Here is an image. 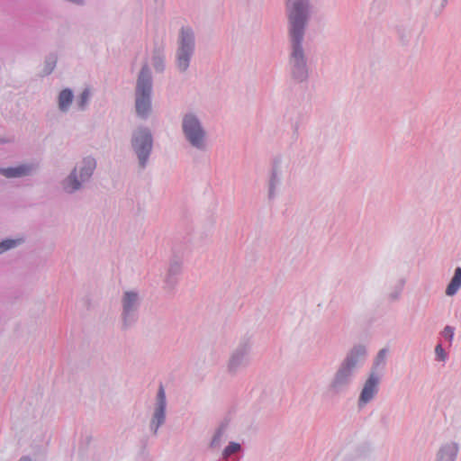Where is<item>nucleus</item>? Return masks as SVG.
<instances>
[{"label":"nucleus","instance_id":"obj_21","mask_svg":"<svg viewBox=\"0 0 461 461\" xmlns=\"http://www.w3.org/2000/svg\"><path fill=\"white\" fill-rule=\"evenodd\" d=\"M387 348H382L375 356L370 373L381 374L386 365Z\"/></svg>","mask_w":461,"mask_h":461},{"label":"nucleus","instance_id":"obj_4","mask_svg":"<svg viewBox=\"0 0 461 461\" xmlns=\"http://www.w3.org/2000/svg\"><path fill=\"white\" fill-rule=\"evenodd\" d=\"M96 161L92 157H86L77 163L69 174L60 181V187L64 194L73 195L82 192L90 182Z\"/></svg>","mask_w":461,"mask_h":461},{"label":"nucleus","instance_id":"obj_8","mask_svg":"<svg viewBox=\"0 0 461 461\" xmlns=\"http://www.w3.org/2000/svg\"><path fill=\"white\" fill-rule=\"evenodd\" d=\"M141 304V297L135 290H127L122 293L121 298L122 329L126 330L136 324Z\"/></svg>","mask_w":461,"mask_h":461},{"label":"nucleus","instance_id":"obj_11","mask_svg":"<svg viewBox=\"0 0 461 461\" xmlns=\"http://www.w3.org/2000/svg\"><path fill=\"white\" fill-rule=\"evenodd\" d=\"M382 379V374L369 373L368 377L364 383L357 400L358 407L362 408L369 403L378 393L379 384Z\"/></svg>","mask_w":461,"mask_h":461},{"label":"nucleus","instance_id":"obj_10","mask_svg":"<svg viewBox=\"0 0 461 461\" xmlns=\"http://www.w3.org/2000/svg\"><path fill=\"white\" fill-rule=\"evenodd\" d=\"M167 396L162 384H159L155 399L153 412L149 428L153 436H157L158 429L166 423L167 420Z\"/></svg>","mask_w":461,"mask_h":461},{"label":"nucleus","instance_id":"obj_1","mask_svg":"<svg viewBox=\"0 0 461 461\" xmlns=\"http://www.w3.org/2000/svg\"><path fill=\"white\" fill-rule=\"evenodd\" d=\"M313 13L311 0H285L288 67L292 79L297 83L307 81L310 75L305 34Z\"/></svg>","mask_w":461,"mask_h":461},{"label":"nucleus","instance_id":"obj_27","mask_svg":"<svg viewBox=\"0 0 461 461\" xmlns=\"http://www.w3.org/2000/svg\"><path fill=\"white\" fill-rule=\"evenodd\" d=\"M435 356H436V360L437 361H439V362H445L447 358V353L446 352V350L443 348L442 345L441 344H438L436 347H435Z\"/></svg>","mask_w":461,"mask_h":461},{"label":"nucleus","instance_id":"obj_12","mask_svg":"<svg viewBox=\"0 0 461 461\" xmlns=\"http://www.w3.org/2000/svg\"><path fill=\"white\" fill-rule=\"evenodd\" d=\"M282 159L280 158H276L273 160L268 184H267V198L269 201H273L276 196V189L281 185L282 182Z\"/></svg>","mask_w":461,"mask_h":461},{"label":"nucleus","instance_id":"obj_18","mask_svg":"<svg viewBox=\"0 0 461 461\" xmlns=\"http://www.w3.org/2000/svg\"><path fill=\"white\" fill-rule=\"evenodd\" d=\"M152 66L157 73H163L166 65H165V54H164V46L155 44L152 50L151 57Z\"/></svg>","mask_w":461,"mask_h":461},{"label":"nucleus","instance_id":"obj_29","mask_svg":"<svg viewBox=\"0 0 461 461\" xmlns=\"http://www.w3.org/2000/svg\"><path fill=\"white\" fill-rule=\"evenodd\" d=\"M19 461H32V458L28 456H22Z\"/></svg>","mask_w":461,"mask_h":461},{"label":"nucleus","instance_id":"obj_6","mask_svg":"<svg viewBox=\"0 0 461 461\" xmlns=\"http://www.w3.org/2000/svg\"><path fill=\"white\" fill-rule=\"evenodd\" d=\"M181 131L185 140L194 149L205 151L207 149V131L194 112H186L181 118Z\"/></svg>","mask_w":461,"mask_h":461},{"label":"nucleus","instance_id":"obj_16","mask_svg":"<svg viewBox=\"0 0 461 461\" xmlns=\"http://www.w3.org/2000/svg\"><path fill=\"white\" fill-rule=\"evenodd\" d=\"M243 451L241 444L236 441H230L221 451L219 461H240Z\"/></svg>","mask_w":461,"mask_h":461},{"label":"nucleus","instance_id":"obj_24","mask_svg":"<svg viewBox=\"0 0 461 461\" xmlns=\"http://www.w3.org/2000/svg\"><path fill=\"white\" fill-rule=\"evenodd\" d=\"M23 243V238L5 239L2 241H0V255L4 254L8 250L15 249Z\"/></svg>","mask_w":461,"mask_h":461},{"label":"nucleus","instance_id":"obj_15","mask_svg":"<svg viewBox=\"0 0 461 461\" xmlns=\"http://www.w3.org/2000/svg\"><path fill=\"white\" fill-rule=\"evenodd\" d=\"M182 270V262L174 258L169 264L167 273L165 277V289L173 290L177 284V277Z\"/></svg>","mask_w":461,"mask_h":461},{"label":"nucleus","instance_id":"obj_19","mask_svg":"<svg viewBox=\"0 0 461 461\" xmlns=\"http://www.w3.org/2000/svg\"><path fill=\"white\" fill-rule=\"evenodd\" d=\"M74 99L73 91L70 88L61 90L58 96V106L60 112L67 113Z\"/></svg>","mask_w":461,"mask_h":461},{"label":"nucleus","instance_id":"obj_26","mask_svg":"<svg viewBox=\"0 0 461 461\" xmlns=\"http://www.w3.org/2000/svg\"><path fill=\"white\" fill-rule=\"evenodd\" d=\"M397 33L402 45H408L413 35L412 30L406 26L398 27Z\"/></svg>","mask_w":461,"mask_h":461},{"label":"nucleus","instance_id":"obj_5","mask_svg":"<svg viewBox=\"0 0 461 461\" xmlns=\"http://www.w3.org/2000/svg\"><path fill=\"white\" fill-rule=\"evenodd\" d=\"M130 146L137 158L139 169L144 170L149 163L154 146V138L151 130L145 125L137 126L131 131Z\"/></svg>","mask_w":461,"mask_h":461},{"label":"nucleus","instance_id":"obj_13","mask_svg":"<svg viewBox=\"0 0 461 461\" xmlns=\"http://www.w3.org/2000/svg\"><path fill=\"white\" fill-rule=\"evenodd\" d=\"M36 170L37 166L32 163H26L17 167H0V175L6 178H19L32 176Z\"/></svg>","mask_w":461,"mask_h":461},{"label":"nucleus","instance_id":"obj_22","mask_svg":"<svg viewBox=\"0 0 461 461\" xmlns=\"http://www.w3.org/2000/svg\"><path fill=\"white\" fill-rule=\"evenodd\" d=\"M406 284V279L401 277L391 286L390 292L388 293L387 299L390 302H396L400 299L401 294Z\"/></svg>","mask_w":461,"mask_h":461},{"label":"nucleus","instance_id":"obj_23","mask_svg":"<svg viewBox=\"0 0 461 461\" xmlns=\"http://www.w3.org/2000/svg\"><path fill=\"white\" fill-rule=\"evenodd\" d=\"M58 57L55 53L51 52L45 57L44 67L41 72V77L50 75L56 68Z\"/></svg>","mask_w":461,"mask_h":461},{"label":"nucleus","instance_id":"obj_3","mask_svg":"<svg viewBox=\"0 0 461 461\" xmlns=\"http://www.w3.org/2000/svg\"><path fill=\"white\" fill-rule=\"evenodd\" d=\"M153 77L147 62L139 71L134 89V108L137 117L147 120L152 112Z\"/></svg>","mask_w":461,"mask_h":461},{"label":"nucleus","instance_id":"obj_2","mask_svg":"<svg viewBox=\"0 0 461 461\" xmlns=\"http://www.w3.org/2000/svg\"><path fill=\"white\" fill-rule=\"evenodd\" d=\"M367 357V348L364 344H356L350 348L339 362L327 385V393L331 396H339L347 393L353 384L357 370Z\"/></svg>","mask_w":461,"mask_h":461},{"label":"nucleus","instance_id":"obj_25","mask_svg":"<svg viewBox=\"0 0 461 461\" xmlns=\"http://www.w3.org/2000/svg\"><path fill=\"white\" fill-rule=\"evenodd\" d=\"M91 95L90 88L86 87L83 89L77 100V105L79 111L84 112L87 109Z\"/></svg>","mask_w":461,"mask_h":461},{"label":"nucleus","instance_id":"obj_14","mask_svg":"<svg viewBox=\"0 0 461 461\" xmlns=\"http://www.w3.org/2000/svg\"><path fill=\"white\" fill-rule=\"evenodd\" d=\"M458 451V443L453 441L445 443L437 451L435 461H456Z\"/></svg>","mask_w":461,"mask_h":461},{"label":"nucleus","instance_id":"obj_9","mask_svg":"<svg viewBox=\"0 0 461 461\" xmlns=\"http://www.w3.org/2000/svg\"><path fill=\"white\" fill-rule=\"evenodd\" d=\"M251 348L252 339L250 337L246 336L240 340L228 360L227 371L229 374L236 375L249 365Z\"/></svg>","mask_w":461,"mask_h":461},{"label":"nucleus","instance_id":"obj_20","mask_svg":"<svg viewBox=\"0 0 461 461\" xmlns=\"http://www.w3.org/2000/svg\"><path fill=\"white\" fill-rule=\"evenodd\" d=\"M461 288V267L455 268L454 275L450 279L449 284L446 288V295L454 296Z\"/></svg>","mask_w":461,"mask_h":461},{"label":"nucleus","instance_id":"obj_28","mask_svg":"<svg viewBox=\"0 0 461 461\" xmlns=\"http://www.w3.org/2000/svg\"><path fill=\"white\" fill-rule=\"evenodd\" d=\"M454 330L455 329L451 326L447 325L443 330L441 331V335L447 339L450 344L452 343L454 338Z\"/></svg>","mask_w":461,"mask_h":461},{"label":"nucleus","instance_id":"obj_30","mask_svg":"<svg viewBox=\"0 0 461 461\" xmlns=\"http://www.w3.org/2000/svg\"><path fill=\"white\" fill-rule=\"evenodd\" d=\"M448 0H442L441 8H444Z\"/></svg>","mask_w":461,"mask_h":461},{"label":"nucleus","instance_id":"obj_17","mask_svg":"<svg viewBox=\"0 0 461 461\" xmlns=\"http://www.w3.org/2000/svg\"><path fill=\"white\" fill-rule=\"evenodd\" d=\"M226 431L227 425L225 423H221L217 427L208 445L210 450L217 451L221 447L226 441Z\"/></svg>","mask_w":461,"mask_h":461},{"label":"nucleus","instance_id":"obj_7","mask_svg":"<svg viewBox=\"0 0 461 461\" xmlns=\"http://www.w3.org/2000/svg\"><path fill=\"white\" fill-rule=\"evenodd\" d=\"M176 45L175 66L179 73L184 74L188 70L195 50V36L191 27H181Z\"/></svg>","mask_w":461,"mask_h":461}]
</instances>
